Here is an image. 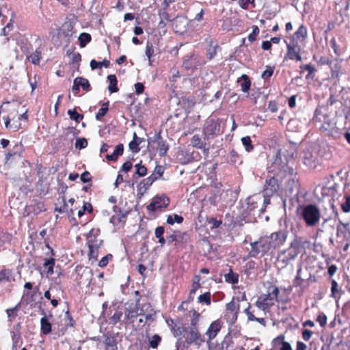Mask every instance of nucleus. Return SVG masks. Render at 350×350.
I'll return each mask as SVG.
<instances>
[{"mask_svg": "<svg viewBox=\"0 0 350 350\" xmlns=\"http://www.w3.org/2000/svg\"><path fill=\"white\" fill-rule=\"evenodd\" d=\"M6 112L3 117L7 129L17 131L22 128V122L28 121V109L16 100L4 102L0 107V113Z\"/></svg>", "mask_w": 350, "mask_h": 350, "instance_id": "1", "label": "nucleus"}, {"mask_svg": "<svg viewBox=\"0 0 350 350\" xmlns=\"http://www.w3.org/2000/svg\"><path fill=\"white\" fill-rule=\"evenodd\" d=\"M269 172L273 173L281 180L287 178L288 185L291 191L298 185V181L295 179L297 173L294 168L289 165V162L285 156L283 158L280 154L277 155L273 162L269 167Z\"/></svg>", "mask_w": 350, "mask_h": 350, "instance_id": "2", "label": "nucleus"}, {"mask_svg": "<svg viewBox=\"0 0 350 350\" xmlns=\"http://www.w3.org/2000/svg\"><path fill=\"white\" fill-rule=\"evenodd\" d=\"M280 289L277 286L271 284L267 288V293L260 296L255 305L263 311L269 310L275 301H278Z\"/></svg>", "mask_w": 350, "mask_h": 350, "instance_id": "3", "label": "nucleus"}, {"mask_svg": "<svg viewBox=\"0 0 350 350\" xmlns=\"http://www.w3.org/2000/svg\"><path fill=\"white\" fill-rule=\"evenodd\" d=\"M286 237V233L282 230L273 232L269 236L262 237V247L267 249L269 252L276 249L284 243Z\"/></svg>", "mask_w": 350, "mask_h": 350, "instance_id": "4", "label": "nucleus"}, {"mask_svg": "<svg viewBox=\"0 0 350 350\" xmlns=\"http://www.w3.org/2000/svg\"><path fill=\"white\" fill-rule=\"evenodd\" d=\"M221 122L219 118H208L203 126L202 132L205 139H213L224 132Z\"/></svg>", "mask_w": 350, "mask_h": 350, "instance_id": "5", "label": "nucleus"}, {"mask_svg": "<svg viewBox=\"0 0 350 350\" xmlns=\"http://www.w3.org/2000/svg\"><path fill=\"white\" fill-rule=\"evenodd\" d=\"M301 217L308 226H316L320 220L321 213L314 204H308L301 210Z\"/></svg>", "mask_w": 350, "mask_h": 350, "instance_id": "6", "label": "nucleus"}, {"mask_svg": "<svg viewBox=\"0 0 350 350\" xmlns=\"http://www.w3.org/2000/svg\"><path fill=\"white\" fill-rule=\"evenodd\" d=\"M304 245L301 241L295 239L291 242L290 247L282 251L278 255V259L284 264H288L290 261L294 260L300 253V250Z\"/></svg>", "mask_w": 350, "mask_h": 350, "instance_id": "7", "label": "nucleus"}, {"mask_svg": "<svg viewBox=\"0 0 350 350\" xmlns=\"http://www.w3.org/2000/svg\"><path fill=\"white\" fill-rule=\"evenodd\" d=\"M148 145L155 148L159 152L160 157L166 156L170 149V146L162 137L161 131L154 135L152 141L148 140Z\"/></svg>", "mask_w": 350, "mask_h": 350, "instance_id": "8", "label": "nucleus"}, {"mask_svg": "<svg viewBox=\"0 0 350 350\" xmlns=\"http://www.w3.org/2000/svg\"><path fill=\"white\" fill-rule=\"evenodd\" d=\"M314 120V121L319 122H321L323 120V122L319 127L320 131L327 135H332L333 131L335 129V124L329 120L327 116H321L320 114V111L317 109L315 111Z\"/></svg>", "mask_w": 350, "mask_h": 350, "instance_id": "9", "label": "nucleus"}, {"mask_svg": "<svg viewBox=\"0 0 350 350\" xmlns=\"http://www.w3.org/2000/svg\"><path fill=\"white\" fill-rule=\"evenodd\" d=\"M279 179L273 174V177L266 180L263 190L265 196L270 198L278 193L280 188Z\"/></svg>", "mask_w": 350, "mask_h": 350, "instance_id": "10", "label": "nucleus"}, {"mask_svg": "<svg viewBox=\"0 0 350 350\" xmlns=\"http://www.w3.org/2000/svg\"><path fill=\"white\" fill-rule=\"evenodd\" d=\"M170 204V198L166 196H155L152 202L147 206V210L150 212L167 208Z\"/></svg>", "mask_w": 350, "mask_h": 350, "instance_id": "11", "label": "nucleus"}, {"mask_svg": "<svg viewBox=\"0 0 350 350\" xmlns=\"http://www.w3.org/2000/svg\"><path fill=\"white\" fill-rule=\"evenodd\" d=\"M172 26L176 33L183 34L187 29V19L185 16H177L172 20Z\"/></svg>", "mask_w": 350, "mask_h": 350, "instance_id": "12", "label": "nucleus"}, {"mask_svg": "<svg viewBox=\"0 0 350 350\" xmlns=\"http://www.w3.org/2000/svg\"><path fill=\"white\" fill-rule=\"evenodd\" d=\"M206 139L198 134L193 135L191 139V144L193 147L201 150L203 153L208 155L209 153V144L206 143Z\"/></svg>", "mask_w": 350, "mask_h": 350, "instance_id": "13", "label": "nucleus"}, {"mask_svg": "<svg viewBox=\"0 0 350 350\" xmlns=\"http://www.w3.org/2000/svg\"><path fill=\"white\" fill-rule=\"evenodd\" d=\"M113 211L114 215L111 217L109 222L114 226L119 225L120 223L124 224L126 221L124 219L126 217L128 213L123 212L122 208L116 205L113 206Z\"/></svg>", "mask_w": 350, "mask_h": 350, "instance_id": "14", "label": "nucleus"}, {"mask_svg": "<svg viewBox=\"0 0 350 350\" xmlns=\"http://www.w3.org/2000/svg\"><path fill=\"white\" fill-rule=\"evenodd\" d=\"M80 87L82 88L85 92H89L91 90V86L89 81L83 77H78L74 79L72 90L75 95H77L80 90Z\"/></svg>", "mask_w": 350, "mask_h": 350, "instance_id": "15", "label": "nucleus"}, {"mask_svg": "<svg viewBox=\"0 0 350 350\" xmlns=\"http://www.w3.org/2000/svg\"><path fill=\"white\" fill-rule=\"evenodd\" d=\"M251 250L249 252V257H256L259 254L262 256L265 255L269 252L267 249H264L262 239H259L258 241L251 243Z\"/></svg>", "mask_w": 350, "mask_h": 350, "instance_id": "16", "label": "nucleus"}, {"mask_svg": "<svg viewBox=\"0 0 350 350\" xmlns=\"http://www.w3.org/2000/svg\"><path fill=\"white\" fill-rule=\"evenodd\" d=\"M199 65V57L194 54L185 57L183 62V67L187 70H196Z\"/></svg>", "mask_w": 350, "mask_h": 350, "instance_id": "17", "label": "nucleus"}, {"mask_svg": "<svg viewBox=\"0 0 350 350\" xmlns=\"http://www.w3.org/2000/svg\"><path fill=\"white\" fill-rule=\"evenodd\" d=\"M336 235L348 240L350 238V223H344L340 220L336 228Z\"/></svg>", "mask_w": 350, "mask_h": 350, "instance_id": "18", "label": "nucleus"}, {"mask_svg": "<svg viewBox=\"0 0 350 350\" xmlns=\"http://www.w3.org/2000/svg\"><path fill=\"white\" fill-rule=\"evenodd\" d=\"M221 328V323L220 321L216 320L212 322L206 332V335L208 336V340L214 339L219 332Z\"/></svg>", "mask_w": 350, "mask_h": 350, "instance_id": "19", "label": "nucleus"}, {"mask_svg": "<svg viewBox=\"0 0 350 350\" xmlns=\"http://www.w3.org/2000/svg\"><path fill=\"white\" fill-rule=\"evenodd\" d=\"M219 45L216 40L211 39L208 42V46L206 50V57L208 60L211 61L216 56Z\"/></svg>", "mask_w": 350, "mask_h": 350, "instance_id": "20", "label": "nucleus"}, {"mask_svg": "<svg viewBox=\"0 0 350 350\" xmlns=\"http://www.w3.org/2000/svg\"><path fill=\"white\" fill-rule=\"evenodd\" d=\"M166 323L167 325L170 327V330L174 337L180 336L183 334V332H186L187 330V328L181 327L172 319H169L166 320Z\"/></svg>", "mask_w": 350, "mask_h": 350, "instance_id": "21", "label": "nucleus"}, {"mask_svg": "<svg viewBox=\"0 0 350 350\" xmlns=\"http://www.w3.org/2000/svg\"><path fill=\"white\" fill-rule=\"evenodd\" d=\"M289 37L293 38L295 40L300 41V42H304L308 37V30L306 27L303 24L301 25L297 31Z\"/></svg>", "mask_w": 350, "mask_h": 350, "instance_id": "22", "label": "nucleus"}, {"mask_svg": "<svg viewBox=\"0 0 350 350\" xmlns=\"http://www.w3.org/2000/svg\"><path fill=\"white\" fill-rule=\"evenodd\" d=\"M201 335L198 331V328L189 327V334L186 337L185 341L188 345L197 342L200 339Z\"/></svg>", "mask_w": 350, "mask_h": 350, "instance_id": "23", "label": "nucleus"}, {"mask_svg": "<svg viewBox=\"0 0 350 350\" xmlns=\"http://www.w3.org/2000/svg\"><path fill=\"white\" fill-rule=\"evenodd\" d=\"M254 310H252V306L250 305H249L248 307L245 309L244 312L247 317V320L249 321H256L260 325L265 326L266 321L265 319L256 317L254 314Z\"/></svg>", "mask_w": 350, "mask_h": 350, "instance_id": "24", "label": "nucleus"}, {"mask_svg": "<svg viewBox=\"0 0 350 350\" xmlns=\"http://www.w3.org/2000/svg\"><path fill=\"white\" fill-rule=\"evenodd\" d=\"M254 310H252V306L250 305H249L248 307L245 309L244 312L247 317V320L249 321H256L260 325L265 326L266 321L265 319L256 317L254 314Z\"/></svg>", "mask_w": 350, "mask_h": 350, "instance_id": "25", "label": "nucleus"}, {"mask_svg": "<svg viewBox=\"0 0 350 350\" xmlns=\"http://www.w3.org/2000/svg\"><path fill=\"white\" fill-rule=\"evenodd\" d=\"M285 59L295 60L301 62V51L296 49L286 48V53L284 57Z\"/></svg>", "mask_w": 350, "mask_h": 350, "instance_id": "26", "label": "nucleus"}, {"mask_svg": "<svg viewBox=\"0 0 350 350\" xmlns=\"http://www.w3.org/2000/svg\"><path fill=\"white\" fill-rule=\"evenodd\" d=\"M143 139L139 137L136 133H133V140L131 141L129 144V149L133 153H137L140 151L139 145L143 142Z\"/></svg>", "mask_w": 350, "mask_h": 350, "instance_id": "27", "label": "nucleus"}, {"mask_svg": "<svg viewBox=\"0 0 350 350\" xmlns=\"http://www.w3.org/2000/svg\"><path fill=\"white\" fill-rule=\"evenodd\" d=\"M104 344L105 346V350H117V341L111 334H106L105 336Z\"/></svg>", "mask_w": 350, "mask_h": 350, "instance_id": "28", "label": "nucleus"}, {"mask_svg": "<svg viewBox=\"0 0 350 350\" xmlns=\"http://www.w3.org/2000/svg\"><path fill=\"white\" fill-rule=\"evenodd\" d=\"M300 72L303 73L304 72H308V74L306 76V79H313L314 77V74L317 72V69L314 65L312 64H304L300 66Z\"/></svg>", "mask_w": 350, "mask_h": 350, "instance_id": "29", "label": "nucleus"}, {"mask_svg": "<svg viewBox=\"0 0 350 350\" xmlns=\"http://www.w3.org/2000/svg\"><path fill=\"white\" fill-rule=\"evenodd\" d=\"M237 82L240 83L241 89L243 92H248L251 87V81L247 75L243 74L241 77L238 79Z\"/></svg>", "mask_w": 350, "mask_h": 350, "instance_id": "30", "label": "nucleus"}, {"mask_svg": "<svg viewBox=\"0 0 350 350\" xmlns=\"http://www.w3.org/2000/svg\"><path fill=\"white\" fill-rule=\"evenodd\" d=\"M124 152V145L119 144L116 146L115 150L111 154H107L105 158L108 161H117L119 156L123 154Z\"/></svg>", "mask_w": 350, "mask_h": 350, "instance_id": "31", "label": "nucleus"}, {"mask_svg": "<svg viewBox=\"0 0 350 350\" xmlns=\"http://www.w3.org/2000/svg\"><path fill=\"white\" fill-rule=\"evenodd\" d=\"M73 26L70 23H64L62 25V27L60 29V34L62 35L64 38H70L74 31H73Z\"/></svg>", "mask_w": 350, "mask_h": 350, "instance_id": "32", "label": "nucleus"}, {"mask_svg": "<svg viewBox=\"0 0 350 350\" xmlns=\"http://www.w3.org/2000/svg\"><path fill=\"white\" fill-rule=\"evenodd\" d=\"M189 313L190 317L189 327L198 328V323L200 318V314L194 309L190 310Z\"/></svg>", "mask_w": 350, "mask_h": 350, "instance_id": "33", "label": "nucleus"}, {"mask_svg": "<svg viewBox=\"0 0 350 350\" xmlns=\"http://www.w3.org/2000/svg\"><path fill=\"white\" fill-rule=\"evenodd\" d=\"M107 79L109 81L108 90L111 93L117 92L118 91V80L117 77L115 75H109L107 76Z\"/></svg>", "mask_w": 350, "mask_h": 350, "instance_id": "34", "label": "nucleus"}, {"mask_svg": "<svg viewBox=\"0 0 350 350\" xmlns=\"http://www.w3.org/2000/svg\"><path fill=\"white\" fill-rule=\"evenodd\" d=\"M21 144H16L14 147L16 150L8 152L5 154V160L6 162L11 160L12 157H18L19 158H21L23 157V150L21 148Z\"/></svg>", "mask_w": 350, "mask_h": 350, "instance_id": "35", "label": "nucleus"}, {"mask_svg": "<svg viewBox=\"0 0 350 350\" xmlns=\"http://www.w3.org/2000/svg\"><path fill=\"white\" fill-rule=\"evenodd\" d=\"M44 314V317L41 318L40 319V330L41 332L43 334H48L51 332V323L47 320L45 313L43 312Z\"/></svg>", "mask_w": 350, "mask_h": 350, "instance_id": "36", "label": "nucleus"}, {"mask_svg": "<svg viewBox=\"0 0 350 350\" xmlns=\"http://www.w3.org/2000/svg\"><path fill=\"white\" fill-rule=\"evenodd\" d=\"M225 281L228 284H236L239 282V275L234 273L231 268L229 272L224 275Z\"/></svg>", "mask_w": 350, "mask_h": 350, "instance_id": "37", "label": "nucleus"}, {"mask_svg": "<svg viewBox=\"0 0 350 350\" xmlns=\"http://www.w3.org/2000/svg\"><path fill=\"white\" fill-rule=\"evenodd\" d=\"M42 58V52L37 49L33 53L27 56L28 60L34 65H39Z\"/></svg>", "mask_w": 350, "mask_h": 350, "instance_id": "38", "label": "nucleus"}, {"mask_svg": "<svg viewBox=\"0 0 350 350\" xmlns=\"http://www.w3.org/2000/svg\"><path fill=\"white\" fill-rule=\"evenodd\" d=\"M109 102H103L100 104L101 107L98 111L96 113L95 118L97 120H101L107 114L109 111Z\"/></svg>", "mask_w": 350, "mask_h": 350, "instance_id": "39", "label": "nucleus"}, {"mask_svg": "<svg viewBox=\"0 0 350 350\" xmlns=\"http://www.w3.org/2000/svg\"><path fill=\"white\" fill-rule=\"evenodd\" d=\"M21 308V303H18L14 307L8 308L5 312L10 321H13L18 316V312Z\"/></svg>", "mask_w": 350, "mask_h": 350, "instance_id": "40", "label": "nucleus"}, {"mask_svg": "<svg viewBox=\"0 0 350 350\" xmlns=\"http://www.w3.org/2000/svg\"><path fill=\"white\" fill-rule=\"evenodd\" d=\"M228 163L232 165L242 163L241 155L234 149H232L230 152Z\"/></svg>", "mask_w": 350, "mask_h": 350, "instance_id": "41", "label": "nucleus"}, {"mask_svg": "<svg viewBox=\"0 0 350 350\" xmlns=\"http://www.w3.org/2000/svg\"><path fill=\"white\" fill-rule=\"evenodd\" d=\"M164 232L165 229L163 226H158L154 230L155 237L158 239V243H160L161 247H163L166 243V240L163 237Z\"/></svg>", "mask_w": 350, "mask_h": 350, "instance_id": "42", "label": "nucleus"}, {"mask_svg": "<svg viewBox=\"0 0 350 350\" xmlns=\"http://www.w3.org/2000/svg\"><path fill=\"white\" fill-rule=\"evenodd\" d=\"M55 264V259L53 257L44 260L43 267L46 269V273L49 275H53L54 273V267Z\"/></svg>", "mask_w": 350, "mask_h": 350, "instance_id": "43", "label": "nucleus"}, {"mask_svg": "<svg viewBox=\"0 0 350 350\" xmlns=\"http://www.w3.org/2000/svg\"><path fill=\"white\" fill-rule=\"evenodd\" d=\"M110 65V62L106 59H103L102 62H97L95 59H92L90 62V67L92 70H95L96 68H102L103 66L105 68H108Z\"/></svg>", "mask_w": 350, "mask_h": 350, "instance_id": "44", "label": "nucleus"}, {"mask_svg": "<svg viewBox=\"0 0 350 350\" xmlns=\"http://www.w3.org/2000/svg\"><path fill=\"white\" fill-rule=\"evenodd\" d=\"M161 340V337L159 334H155L151 338H148L149 347L152 349H157Z\"/></svg>", "mask_w": 350, "mask_h": 350, "instance_id": "45", "label": "nucleus"}, {"mask_svg": "<svg viewBox=\"0 0 350 350\" xmlns=\"http://www.w3.org/2000/svg\"><path fill=\"white\" fill-rule=\"evenodd\" d=\"M226 310L233 313L237 317L239 310V303L235 302L234 300H232L226 305Z\"/></svg>", "mask_w": 350, "mask_h": 350, "instance_id": "46", "label": "nucleus"}, {"mask_svg": "<svg viewBox=\"0 0 350 350\" xmlns=\"http://www.w3.org/2000/svg\"><path fill=\"white\" fill-rule=\"evenodd\" d=\"M288 41L284 40L286 44V48L296 49V50H299V51H301V47L299 44V42L300 41L296 40L293 38H290V37H288Z\"/></svg>", "mask_w": 350, "mask_h": 350, "instance_id": "47", "label": "nucleus"}, {"mask_svg": "<svg viewBox=\"0 0 350 350\" xmlns=\"http://www.w3.org/2000/svg\"><path fill=\"white\" fill-rule=\"evenodd\" d=\"M188 234L187 232L181 233L178 235L176 234L175 232L168 236L167 237V241L169 244L172 243V242H176L175 245H177V242L178 241V238H182V239H185V237H187Z\"/></svg>", "mask_w": 350, "mask_h": 350, "instance_id": "48", "label": "nucleus"}, {"mask_svg": "<svg viewBox=\"0 0 350 350\" xmlns=\"http://www.w3.org/2000/svg\"><path fill=\"white\" fill-rule=\"evenodd\" d=\"M138 314V309L137 308H129L125 310V317L127 320L133 321V319H135Z\"/></svg>", "mask_w": 350, "mask_h": 350, "instance_id": "49", "label": "nucleus"}, {"mask_svg": "<svg viewBox=\"0 0 350 350\" xmlns=\"http://www.w3.org/2000/svg\"><path fill=\"white\" fill-rule=\"evenodd\" d=\"M183 220V217L177 214L170 215L167 217V223L170 225H173L174 223L181 224Z\"/></svg>", "mask_w": 350, "mask_h": 350, "instance_id": "50", "label": "nucleus"}, {"mask_svg": "<svg viewBox=\"0 0 350 350\" xmlns=\"http://www.w3.org/2000/svg\"><path fill=\"white\" fill-rule=\"evenodd\" d=\"M99 246L98 245H93L92 243H90L89 248V252H88V257L90 260H96L98 258V249Z\"/></svg>", "mask_w": 350, "mask_h": 350, "instance_id": "51", "label": "nucleus"}, {"mask_svg": "<svg viewBox=\"0 0 350 350\" xmlns=\"http://www.w3.org/2000/svg\"><path fill=\"white\" fill-rule=\"evenodd\" d=\"M78 39L79 40L80 46L83 48L85 47L87 45V44L91 41L92 37L90 34L88 33H81L79 35Z\"/></svg>", "mask_w": 350, "mask_h": 350, "instance_id": "52", "label": "nucleus"}, {"mask_svg": "<svg viewBox=\"0 0 350 350\" xmlns=\"http://www.w3.org/2000/svg\"><path fill=\"white\" fill-rule=\"evenodd\" d=\"M68 114L70 118L75 120L77 123H79L83 118V115L79 113L75 109H69Z\"/></svg>", "mask_w": 350, "mask_h": 350, "instance_id": "53", "label": "nucleus"}, {"mask_svg": "<svg viewBox=\"0 0 350 350\" xmlns=\"http://www.w3.org/2000/svg\"><path fill=\"white\" fill-rule=\"evenodd\" d=\"M198 302L209 306L211 304V295L209 291L200 295L198 298Z\"/></svg>", "mask_w": 350, "mask_h": 350, "instance_id": "54", "label": "nucleus"}, {"mask_svg": "<svg viewBox=\"0 0 350 350\" xmlns=\"http://www.w3.org/2000/svg\"><path fill=\"white\" fill-rule=\"evenodd\" d=\"M241 142L247 152H250L253 150L254 146L250 136H245L241 138Z\"/></svg>", "mask_w": 350, "mask_h": 350, "instance_id": "55", "label": "nucleus"}, {"mask_svg": "<svg viewBox=\"0 0 350 350\" xmlns=\"http://www.w3.org/2000/svg\"><path fill=\"white\" fill-rule=\"evenodd\" d=\"M87 211L89 213H92L93 212V207L91 203L90 202H84L83 205L82 206V208L80 209L77 215L79 217H81Z\"/></svg>", "mask_w": 350, "mask_h": 350, "instance_id": "56", "label": "nucleus"}, {"mask_svg": "<svg viewBox=\"0 0 350 350\" xmlns=\"http://www.w3.org/2000/svg\"><path fill=\"white\" fill-rule=\"evenodd\" d=\"M256 268V262L254 260L247 262L244 266V273L249 275L252 273V271Z\"/></svg>", "mask_w": 350, "mask_h": 350, "instance_id": "57", "label": "nucleus"}, {"mask_svg": "<svg viewBox=\"0 0 350 350\" xmlns=\"http://www.w3.org/2000/svg\"><path fill=\"white\" fill-rule=\"evenodd\" d=\"M11 271L8 269L0 270V284L2 282H9L10 280Z\"/></svg>", "mask_w": 350, "mask_h": 350, "instance_id": "58", "label": "nucleus"}, {"mask_svg": "<svg viewBox=\"0 0 350 350\" xmlns=\"http://www.w3.org/2000/svg\"><path fill=\"white\" fill-rule=\"evenodd\" d=\"M250 4L252 5L251 8H254L256 6L254 0H239V5L243 10H248Z\"/></svg>", "mask_w": 350, "mask_h": 350, "instance_id": "59", "label": "nucleus"}, {"mask_svg": "<svg viewBox=\"0 0 350 350\" xmlns=\"http://www.w3.org/2000/svg\"><path fill=\"white\" fill-rule=\"evenodd\" d=\"M65 321L66 327H73L75 325V321L73 319L70 312L67 310L65 312Z\"/></svg>", "mask_w": 350, "mask_h": 350, "instance_id": "60", "label": "nucleus"}, {"mask_svg": "<svg viewBox=\"0 0 350 350\" xmlns=\"http://www.w3.org/2000/svg\"><path fill=\"white\" fill-rule=\"evenodd\" d=\"M330 45L332 49H333L335 55L338 57L342 55V51L340 49L339 45L337 44V42L334 38H333L330 40Z\"/></svg>", "mask_w": 350, "mask_h": 350, "instance_id": "61", "label": "nucleus"}, {"mask_svg": "<svg viewBox=\"0 0 350 350\" xmlns=\"http://www.w3.org/2000/svg\"><path fill=\"white\" fill-rule=\"evenodd\" d=\"M135 174L139 176H144L147 173V168L146 166L141 165V163L136 164L135 165Z\"/></svg>", "mask_w": 350, "mask_h": 350, "instance_id": "62", "label": "nucleus"}, {"mask_svg": "<svg viewBox=\"0 0 350 350\" xmlns=\"http://www.w3.org/2000/svg\"><path fill=\"white\" fill-rule=\"evenodd\" d=\"M259 31H260V30H259L258 27L257 25H253L252 26V31L248 36V40L250 42H254L256 40V36L258 35Z\"/></svg>", "mask_w": 350, "mask_h": 350, "instance_id": "63", "label": "nucleus"}, {"mask_svg": "<svg viewBox=\"0 0 350 350\" xmlns=\"http://www.w3.org/2000/svg\"><path fill=\"white\" fill-rule=\"evenodd\" d=\"M341 209L344 213L350 212V196L345 197V202L342 204Z\"/></svg>", "mask_w": 350, "mask_h": 350, "instance_id": "64", "label": "nucleus"}]
</instances>
